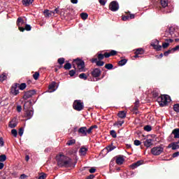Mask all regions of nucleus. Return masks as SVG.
I'll return each instance as SVG.
<instances>
[{
	"instance_id": "f257e3e1",
	"label": "nucleus",
	"mask_w": 179,
	"mask_h": 179,
	"mask_svg": "<svg viewBox=\"0 0 179 179\" xmlns=\"http://www.w3.org/2000/svg\"><path fill=\"white\" fill-rule=\"evenodd\" d=\"M57 166L58 167H64L65 169L75 167V166H76V162L73 164L72 162V158L60 155L59 157H57Z\"/></svg>"
},
{
	"instance_id": "f03ea898",
	"label": "nucleus",
	"mask_w": 179,
	"mask_h": 179,
	"mask_svg": "<svg viewBox=\"0 0 179 179\" xmlns=\"http://www.w3.org/2000/svg\"><path fill=\"white\" fill-rule=\"evenodd\" d=\"M76 66L78 72H86L85 69V68H86L85 61L82 60L80 58H76L73 60L72 66L74 69H76Z\"/></svg>"
},
{
	"instance_id": "7ed1b4c3",
	"label": "nucleus",
	"mask_w": 179,
	"mask_h": 179,
	"mask_svg": "<svg viewBox=\"0 0 179 179\" xmlns=\"http://www.w3.org/2000/svg\"><path fill=\"white\" fill-rule=\"evenodd\" d=\"M157 101L159 103L160 107H164L171 101V98L167 94H164L157 97Z\"/></svg>"
},
{
	"instance_id": "20e7f679",
	"label": "nucleus",
	"mask_w": 179,
	"mask_h": 179,
	"mask_svg": "<svg viewBox=\"0 0 179 179\" xmlns=\"http://www.w3.org/2000/svg\"><path fill=\"white\" fill-rule=\"evenodd\" d=\"M31 106V101H27L24 104V110H25V117L28 119L30 120L31 117H33V114H34V112L33 110H28L29 107Z\"/></svg>"
},
{
	"instance_id": "39448f33",
	"label": "nucleus",
	"mask_w": 179,
	"mask_h": 179,
	"mask_svg": "<svg viewBox=\"0 0 179 179\" xmlns=\"http://www.w3.org/2000/svg\"><path fill=\"white\" fill-rule=\"evenodd\" d=\"M19 83H15L14 84L12 85L10 89V94L11 96H17L20 93L19 92Z\"/></svg>"
},
{
	"instance_id": "423d86ee",
	"label": "nucleus",
	"mask_w": 179,
	"mask_h": 179,
	"mask_svg": "<svg viewBox=\"0 0 179 179\" xmlns=\"http://www.w3.org/2000/svg\"><path fill=\"white\" fill-rule=\"evenodd\" d=\"M73 108L76 111H82L85 108V106H83V103L80 100H76L73 103Z\"/></svg>"
},
{
	"instance_id": "0eeeda50",
	"label": "nucleus",
	"mask_w": 179,
	"mask_h": 179,
	"mask_svg": "<svg viewBox=\"0 0 179 179\" xmlns=\"http://www.w3.org/2000/svg\"><path fill=\"white\" fill-rule=\"evenodd\" d=\"M164 150V148H163V147L157 146L151 149V153L154 155V156H159L163 153Z\"/></svg>"
},
{
	"instance_id": "6e6552de",
	"label": "nucleus",
	"mask_w": 179,
	"mask_h": 179,
	"mask_svg": "<svg viewBox=\"0 0 179 179\" xmlns=\"http://www.w3.org/2000/svg\"><path fill=\"white\" fill-rule=\"evenodd\" d=\"M109 9L112 10V12H117V10L120 9L118 2H117V1H113L109 5Z\"/></svg>"
},
{
	"instance_id": "1a4fd4ad",
	"label": "nucleus",
	"mask_w": 179,
	"mask_h": 179,
	"mask_svg": "<svg viewBox=\"0 0 179 179\" xmlns=\"http://www.w3.org/2000/svg\"><path fill=\"white\" fill-rule=\"evenodd\" d=\"M34 94H36L35 90L27 91L24 94L23 99L24 100H27V99H30V97L34 96Z\"/></svg>"
},
{
	"instance_id": "9d476101",
	"label": "nucleus",
	"mask_w": 179,
	"mask_h": 179,
	"mask_svg": "<svg viewBox=\"0 0 179 179\" xmlns=\"http://www.w3.org/2000/svg\"><path fill=\"white\" fill-rule=\"evenodd\" d=\"M91 75L93 78H100L101 75V69L99 68H95L91 71Z\"/></svg>"
},
{
	"instance_id": "9b49d317",
	"label": "nucleus",
	"mask_w": 179,
	"mask_h": 179,
	"mask_svg": "<svg viewBox=\"0 0 179 179\" xmlns=\"http://www.w3.org/2000/svg\"><path fill=\"white\" fill-rule=\"evenodd\" d=\"M78 135L80 136H87V127H81L78 130Z\"/></svg>"
},
{
	"instance_id": "f8f14e48",
	"label": "nucleus",
	"mask_w": 179,
	"mask_h": 179,
	"mask_svg": "<svg viewBox=\"0 0 179 179\" xmlns=\"http://www.w3.org/2000/svg\"><path fill=\"white\" fill-rule=\"evenodd\" d=\"M175 29L173 28L172 27H169V36H169V34L166 33H165V37H169V38H170V37H171L172 38H174V37H177V36H176V34H174V31H175Z\"/></svg>"
},
{
	"instance_id": "ddd939ff",
	"label": "nucleus",
	"mask_w": 179,
	"mask_h": 179,
	"mask_svg": "<svg viewBox=\"0 0 179 179\" xmlns=\"http://www.w3.org/2000/svg\"><path fill=\"white\" fill-rule=\"evenodd\" d=\"M90 61L92 64H96V66H104V62H103L101 60H97V58H92Z\"/></svg>"
},
{
	"instance_id": "4468645a",
	"label": "nucleus",
	"mask_w": 179,
	"mask_h": 179,
	"mask_svg": "<svg viewBox=\"0 0 179 179\" xmlns=\"http://www.w3.org/2000/svg\"><path fill=\"white\" fill-rule=\"evenodd\" d=\"M143 163V160H139V161H137L135 163H133L130 167L131 169H132V170H135V169L139 167V166H142V164Z\"/></svg>"
},
{
	"instance_id": "2eb2a0df",
	"label": "nucleus",
	"mask_w": 179,
	"mask_h": 179,
	"mask_svg": "<svg viewBox=\"0 0 179 179\" xmlns=\"http://www.w3.org/2000/svg\"><path fill=\"white\" fill-rule=\"evenodd\" d=\"M49 90H52V92H55L57 89H58V85H57V83L55 81H52L48 87Z\"/></svg>"
},
{
	"instance_id": "dca6fc26",
	"label": "nucleus",
	"mask_w": 179,
	"mask_h": 179,
	"mask_svg": "<svg viewBox=\"0 0 179 179\" xmlns=\"http://www.w3.org/2000/svg\"><path fill=\"white\" fill-rule=\"evenodd\" d=\"M17 26L18 27L19 30H20V27H23V24H24V20L22 18V17H19L17 20Z\"/></svg>"
},
{
	"instance_id": "f3484780",
	"label": "nucleus",
	"mask_w": 179,
	"mask_h": 179,
	"mask_svg": "<svg viewBox=\"0 0 179 179\" xmlns=\"http://www.w3.org/2000/svg\"><path fill=\"white\" fill-rule=\"evenodd\" d=\"M160 3L162 7H160V9H164L165 8H167L169 6V0H161Z\"/></svg>"
},
{
	"instance_id": "a211bd4d",
	"label": "nucleus",
	"mask_w": 179,
	"mask_h": 179,
	"mask_svg": "<svg viewBox=\"0 0 179 179\" xmlns=\"http://www.w3.org/2000/svg\"><path fill=\"white\" fill-rule=\"evenodd\" d=\"M152 47H153L154 50L157 51H162V45H159V41H157V45L155 43L151 44Z\"/></svg>"
},
{
	"instance_id": "6ab92c4d",
	"label": "nucleus",
	"mask_w": 179,
	"mask_h": 179,
	"mask_svg": "<svg viewBox=\"0 0 179 179\" xmlns=\"http://www.w3.org/2000/svg\"><path fill=\"white\" fill-rule=\"evenodd\" d=\"M117 117H119V118H122V120H124V118H126L127 117V112H125V110L119 111L117 113Z\"/></svg>"
},
{
	"instance_id": "aec40b11",
	"label": "nucleus",
	"mask_w": 179,
	"mask_h": 179,
	"mask_svg": "<svg viewBox=\"0 0 179 179\" xmlns=\"http://www.w3.org/2000/svg\"><path fill=\"white\" fill-rule=\"evenodd\" d=\"M24 30H26L27 31H30V30H31V26H30V24H25V27H20V31H24Z\"/></svg>"
},
{
	"instance_id": "412c9836",
	"label": "nucleus",
	"mask_w": 179,
	"mask_h": 179,
	"mask_svg": "<svg viewBox=\"0 0 179 179\" xmlns=\"http://www.w3.org/2000/svg\"><path fill=\"white\" fill-rule=\"evenodd\" d=\"M171 134H172V135H174V138H175V139H178V138H179V128L174 129L172 131Z\"/></svg>"
},
{
	"instance_id": "4be33fe9",
	"label": "nucleus",
	"mask_w": 179,
	"mask_h": 179,
	"mask_svg": "<svg viewBox=\"0 0 179 179\" xmlns=\"http://www.w3.org/2000/svg\"><path fill=\"white\" fill-rule=\"evenodd\" d=\"M22 2L24 6H30L34 2V0H22Z\"/></svg>"
},
{
	"instance_id": "5701e85b",
	"label": "nucleus",
	"mask_w": 179,
	"mask_h": 179,
	"mask_svg": "<svg viewBox=\"0 0 179 179\" xmlns=\"http://www.w3.org/2000/svg\"><path fill=\"white\" fill-rule=\"evenodd\" d=\"M98 127L97 125H92L89 129L87 128V133L88 135H90L93 132V129H97Z\"/></svg>"
},
{
	"instance_id": "b1692460",
	"label": "nucleus",
	"mask_w": 179,
	"mask_h": 179,
	"mask_svg": "<svg viewBox=\"0 0 179 179\" xmlns=\"http://www.w3.org/2000/svg\"><path fill=\"white\" fill-rule=\"evenodd\" d=\"M10 128H16L17 127V122H16V119H13L12 121L10 122L8 125Z\"/></svg>"
},
{
	"instance_id": "393cba45",
	"label": "nucleus",
	"mask_w": 179,
	"mask_h": 179,
	"mask_svg": "<svg viewBox=\"0 0 179 179\" xmlns=\"http://www.w3.org/2000/svg\"><path fill=\"white\" fill-rule=\"evenodd\" d=\"M124 159L123 157H118L117 159H116V163L119 165V166H121V164H124Z\"/></svg>"
},
{
	"instance_id": "a878e982",
	"label": "nucleus",
	"mask_w": 179,
	"mask_h": 179,
	"mask_svg": "<svg viewBox=\"0 0 179 179\" xmlns=\"http://www.w3.org/2000/svg\"><path fill=\"white\" fill-rule=\"evenodd\" d=\"M153 143H152V139H147L144 141V146L146 148H150Z\"/></svg>"
},
{
	"instance_id": "bb28decb",
	"label": "nucleus",
	"mask_w": 179,
	"mask_h": 179,
	"mask_svg": "<svg viewBox=\"0 0 179 179\" xmlns=\"http://www.w3.org/2000/svg\"><path fill=\"white\" fill-rule=\"evenodd\" d=\"M43 15H44L45 17H50V16L52 15L51 10H48V9L44 10Z\"/></svg>"
},
{
	"instance_id": "cd10ccee",
	"label": "nucleus",
	"mask_w": 179,
	"mask_h": 179,
	"mask_svg": "<svg viewBox=\"0 0 179 179\" xmlns=\"http://www.w3.org/2000/svg\"><path fill=\"white\" fill-rule=\"evenodd\" d=\"M134 54H138V55H143V54H145V50L143 48H140L136 50Z\"/></svg>"
},
{
	"instance_id": "c85d7f7f",
	"label": "nucleus",
	"mask_w": 179,
	"mask_h": 179,
	"mask_svg": "<svg viewBox=\"0 0 179 179\" xmlns=\"http://www.w3.org/2000/svg\"><path fill=\"white\" fill-rule=\"evenodd\" d=\"M127 62H128V59H122L120 61L118 62V65L120 66H124V65H125V64H127Z\"/></svg>"
},
{
	"instance_id": "c756f323",
	"label": "nucleus",
	"mask_w": 179,
	"mask_h": 179,
	"mask_svg": "<svg viewBox=\"0 0 179 179\" xmlns=\"http://www.w3.org/2000/svg\"><path fill=\"white\" fill-rule=\"evenodd\" d=\"M26 87H27V85H26V83H22L21 84L18 83V89H20V90H24Z\"/></svg>"
},
{
	"instance_id": "7c9ffc66",
	"label": "nucleus",
	"mask_w": 179,
	"mask_h": 179,
	"mask_svg": "<svg viewBox=\"0 0 179 179\" xmlns=\"http://www.w3.org/2000/svg\"><path fill=\"white\" fill-rule=\"evenodd\" d=\"M117 147L113 145V143L111 145H108L106 149L108 150V152H112V150H114Z\"/></svg>"
},
{
	"instance_id": "2f4dec72",
	"label": "nucleus",
	"mask_w": 179,
	"mask_h": 179,
	"mask_svg": "<svg viewBox=\"0 0 179 179\" xmlns=\"http://www.w3.org/2000/svg\"><path fill=\"white\" fill-rule=\"evenodd\" d=\"M76 143V140L75 139H71V140H69L66 143V145L68 146H72V145H75Z\"/></svg>"
},
{
	"instance_id": "473e14b6",
	"label": "nucleus",
	"mask_w": 179,
	"mask_h": 179,
	"mask_svg": "<svg viewBox=\"0 0 179 179\" xmlns=\"http://www.w3.org/2000/svg\"><path fill=\"white\" fill-rule=\"evenodd\" d=\"M80 152H81V155H83V156H85V155H86V153H87V148H86L85 147H82L80 149Z\"/></svg>"
},
{
	"instance_id": "72a5a7b5",
	"label": "nucleus",
	"mask_w": 179,
	"mask_h": 179,
	"mask_svg": "<svg viewBox=\"0 0 179 179\" xmlns=\"http://www.w3.org/2000/svg\"><path fill=\"white\" fill-rule=\"evenodd\" d=\"M64 68L66 69V71H69V69L72 68V64L71 63H66Z\"/></svg>"
},
{
	"instance_id": "f704fd0d",
	"label": "nucleus",
	"mask_w": 179,
	"mask_h": 179,
	"mask_svg": "<svg viewBox=\"0 0 179 179\" xmlns=\"http://www.w3.org/2000/svg\"><path fill=\"white\" fill-rule=\"evenodd\" d=\"M80 17H81V19H83V20H86V19H87V17H89V15H87V13H82L80 14Z\"/></svg>"
},
{
	"instance_id": "c9c22d12",
	"label": "nucleus",
	"mask_w": 179,
	"mask_h": 179,
	"mask_svg": "<svg viewBox=\"0 0 179 179\" xmlns=\"http://www.w3.org/2000/svg\"><path fill=\"white\" fill-rule=\"evenodd\" d=\"M57 62L60 65H64L65 64V58L61 57L57 59Z\"/></svg>"
},
{
	"instance_id": "e433bc0d",
	"label": "nucleus",
	"mask_w": 179,
	"mask_h": 179,
	"mask_svg": "<svg viewBox=\"0 0 179 179\" xmlns=\"http://www.w3.org/2000/svg\"><path fill=\"white\" fill-rule=\"evenodd\" d=\"M80 79H83L84 80H87V76H86V73H82L79 75Z\"/></svg>"
},
{
	"instance_id": "4c0bfd02",
	"label": "nucleus",
	"mask_w": 179,
	"mask_h": 179,
	"mask_svg": "<svg viewBox=\"0 0 179 179\" xmlns=\"http://www.w3.org/2000/svg\"><path fill=\"white\" fill-rule=\"evenodd\" d=\"M105 68L106 69H108L109 71H111V69L114 68V65H113V64H106L105 65Z\"/></svg>"
},
{
	"instance_id": "58836bf2",
	"label": "nucleus",
	"mask_w": 179,
	"mask_h": 179,
	"mask_svg": "<svg viewBox=\"0 0 179 179\" xmlns=\"http://www.w3.org/2000/svg\"><path fill=\"white\" fill-rule=\"evenodd\" d=\"M39 77H40V73H38V71H36L33 75V78L35 80H38Z\"/></svg>"
},
{
	"instance_id": "ea45409f",
	"label": "nucleus",
	"mask_w": 179,
	"mask_h": 179,
	"mask_svg": "<svg viewBox=\"0 0 179 179\" xmlns=\"http://www.w3.org/2000/svg\"><path fill=\"white\" fill-rule=\"evenodd\" d=\"M97 58L99 61H103V59H104V55L101 53H97Z\"/></svg>"
},
{
	"instance_id": "a19ab883",
	"label": "nucleus",
	"mask_w": 179,
	"mask_h": 179,
	"mask_svg": "<svg viewBox=\"0 0 179 179\" xmlns=\"http://www.w3.org/2000/svg\"><path fill=\"white\" fill-rule=\"evenodd\" d=\"M3 80H6V74L3 73L0 75V82H3Z\"/></svg>"
},
{
	"instance_id": "79ce46f5",
	"label": "nucleus",
	"mask_w": 179,
	"mask_h": 179,
	"mask_svg": "<svg viewBox=\"0 0 179 179\" xmlns=\"http://www.w3.org/2000/svg\"><path fill=\"white\" fill-rule=\"evenodd\" d=\"M144 131H146L147 132H150V131H152V126H150V125L145 126Z\"/></svg>"
},
{
	"instance_id": "37998d69",
	"label": "nucleus",
	"mask_w": 179,
	"mask_h": 179,
	"mask_svg": "<svg viewBox=\"0 0 179 179\" xmlns=\"http://www.w3.org/2000/svg\"><path fill=\"white\" fill-rule=\"evenodd\" d=\"M45 178H47V174L44 173H41L38 177V179H45Z\"/></svg>"
},
{
	"instance_id": "c03bdc74",
	"label": "nucleus",
	"mask_w": 179,
	"mask_h": 179,
	"mask_svg": "<svg viewBox=\"0 0 179 179\" xmlns=\"http://www.w3.org/2000/svg\"><path fill=\"white\" fill-rule=\"evenodd\" d=\"M125 122L124 120L122 121H117L116 122L114 125H116L117 127H122V124H124Z\"/></svg>"
},
{
	"instance_id": "a18cd8bd",
	"label": "nucleus",
	"mask_w": 179,
	"mask_h": 179,
	"mask_svg": "<svg viewBox=\"0 0 179 179\" xmlns=\"http://www.w3.org/2000/svg\"><path fill=\"white\" fill-rule=\"evenodd\" d=\"M173 52V50H171V49H169L167 51H165L164 52V57H169V55L172 54Z\"/></svg>"
},
{
	"instance_id": "49530a36",
	"label": "nucleus",
	"mask_w": 179,
	"mask_h": 179,
	"mask_svg": "<svg viewBox=\"0 0 179 179\" xmlns=\"http://www.w3.org/2000/svg\"><path fill=\"white\" fill-rule=\"evenodd\" d=\"M76 73V69L69 71V76L71 77L75 76Z\"/></svg>"
},
{
	"instance_id": "de8ad7c7",
	"label": "nucleus",
	"mask_w": 179,
	"mask_h": 179,
	"mask_svg": "<svg viewBox=\"0 0 179 179\" xmlns=\"http://www.w3.org/2000/svg\"><path fill=\"white\" fill-rule=\"evenodd\" d=\"M6 161V155H0V162H3Z\"/></svg>"
},
{
	"instance_id": "09e8293b",
	"label": "nucleus",
	"mask_w": 179,
	"mask_h": 179,
	"mask_svg": "<svg viewBox=\"0 0 179 179\" xmlns=\"http://www.w3.org/2000/svg\"><path fill=\"white\" fill-rule=\"evenodd\" d=\"M172 145V150H176V149H179L178 144H176L175 142H173Z\"/></svg>"
},
{
	"instance_id": "8fccbe9b",
	"label": "nucleus",
	"mask_w": 179,
	"mask_h": 179,
	"mask_svg": "<svg viewBox=\"0 0 179 179\" xmlns=\"http://www.w3.org/2000/svg\"><path fill=\"white\" fill-rule=\"evenodd\" d=\"M173 110L176 113H179V103H176L173 106Z\"/></svg>"
},
{
	"instance_id": "3c124183",
	"label": "nucleus",
	"mask_w": 179,
	"mask_h": 179,
	"mask_svg": "<svg viewBox=\"0 0 179 179\" xmlns=\"http://www.w3.org/2000/svg\"><path fill=\"white\" fill-rule=\"evenodd\" d=\"M126 13L128 14L129 20H131V19H135V14H131V12L129 11Z\"/></svg>"
},
{
	"instance_id": "603ef678",
	"label": "nucleus",
	"mask_w": 179,
	"mask_h": 179,
	"mask_svg": "<svg viewBox=\"0 0 179 179\" xmlns=\"http://www.w3.org/2000/svg\"><path fill=\"white\" fill-rule=\"evenodd\" d=\"M122 20L124 22H126V20H129V15H128V13H127V15H122Z\"/></svg>"
},
{
	"instance_id": "864d4df0",
	"label": "nucleus",
	"mask_w": 179,
	"mask_h": 179,
	"mask_svg": "<svg viewBox=\"0 0 179 179\" xmlns=\"http://www.w3.org/2000/svg\"><path fill=\"white\" fill-rule=\"evenodd\" d=\"M11 134L15 138L17 136V131L15 129L11 130Z\"/></svg>"
},
{
	"instance_id": "5fc2aeb1",
	"label": "nucleus",
	"mask_w": 179,
	"mask_h": 179,
	"mask_svg": "<svg viewBox=\"0 0 179 179\" xmlns=\"http://www.w3.org/2000/svg\"><path fill=\"white\" fill-rule=\"evenodd\" d=\"M110 134L113 138H117V132H115V130H111Z\"/></svg>"
},
{
	"instance_id": "6e6d98bb",
	"label": "nucleus",
	"mask_w": 179,
	"mask_h": 179,
	"mask_svg": "<svg viewBox=\"0 0 179 179\" xmlns=\"http://www.w3.org/2000/svg\"><path fill=\"white\" fill-rule=\"evenodd\" d=\"M170 46V43H162V48H164L165 50V48H169V47Z\"/></svg>"
},
{
	"instance_id": "4d7b16f0",
	"label": "nucleus",
	"mask_w": 179,
	"mask_h": 179,
	"mask_svg": "<svg viewBox=\"0 0 179 179\" xmlns=\"http://www.w3.org/2000/svg\"><path fill=\"white\" fill-rule=\"evenodd\" d=\"M99 2L100 5H101L102 6H106V3H107V0H99Z\"/></svg>"
},
{
	"instance_id": "13d9d810",
	"label": "nucleus",
	"mask_w": 179,
	"mask_h": 179,
	"mask_svg": "<svg viewBox=\"0 0 179 179\" xmlns=\"http://www.w3.org/2000/svg\"><path fill=\"white\" fill-rule=\"evenodd\" d=\"M23 132H24V129H23V127L20 128L18 131V134L20 135V136H23Z\"/></svg>"
},
{
	"instance_id": "bf43d9fd",
	"label": "nucleus",
	"mask_w": 179,
	"mask_h": 179,
	"mask_svg": "<svg viewBox=\"0 0 179 179\" xmlns=\"http://www.w3.org/2000/svg\"><path fill=\"white\" fill-rule=\"evenodd\" d=\"M5 145V141H3V138H0V148H2Z\"/></svg>"
},
{
	"instance_id": "052dcab7",
	"label": "nucleus",
	"mask_w": 179,
	"mask_h": 179,
	"mask_svg": "<svg viewBox=\"0 0 179 179\" xmlns=\"http://www.w3.org/2000/svg\"><path fill=\"white\" fill-rule=\"evenodd\" d=\"M134 143L135 146H139V145H141V143H142L139 140H135Z\"/></svg>"
},
{
	"instance_id": "680f3d73",
	"label": "nucleus",
	"mask_w": 179,
	"mask_h": 179,
	"mask_svg": "<svg viewBox=\"0 0 179 179\" xmlns=\"http://www.w3.org/2000/svg\"><path fill=\"white\" fill-rule=\"evenodd\" d=\"M110 57H114L117 55V51L116 50H111L110 52Z\"/></svg>"
},
{
	"instance_id": "e2e57ef3",
	"label": "nucleus",
	"mask_w": 179,
	"mask_h": 179,
	"mask_svg": "<svg viewBox=\"0 0 179 179\" xmlns=\"http://www.w3.org/2000/svg\"><path fill=\"white\" fill-rule=\"evenodd\" d=\"M52 12V15H55V13H59V10L58 8H55L54 10H50Z\"/></svg>"
},
{
	"instance_id": "0e129e2a",
	"label": "nucleus",
	"mask_w": 179,
	"mask_h": 179,
	"mask_svg": "<svg viewBox=\"0 0 179 179\" xmlns=\"http://www.w3.org/2000/svg\"><path fill=\"white\" fill-rule=\"evenodd\" d=\"M110 57H111L110 52H105L103 54V58H110Z\"/></svg>"
},
{
	"instance_id": "69168bd1",
	"label": "nucleus",
	"mask_w": 179,
	"mask_h": 179,
	"mask_svg": "<svg viewBox=\"0 0 179 179\" xmlns=\"http://www.w3.org/2000/svg\"><path fill=\"white\" fill-rule=\"evenodd\" d=\"M178 50H179V45L176 46L173 48H171V51H173V52H176V51H178Z\"/></svg>"
},
{
	"instance_id": "338daca9",
	"label": "nucleus",
	"mask_w": 179,
	"mask_h": 179,
	"mask_svg": "<svg viewBox=\"0 0 179 179\" xmlns=\"http://www.w3.org/2000/svg\"><path fill=\"white\" fill-rule=\"evenodd\" d=\"M152 97H154V99H156V97H159V92H154L152 93Z\"/></svg>"
},
{
	"instance_id": "774afa93",
	"label": "nucleus",
	"mask_w": 179,
	"mask_h": 179,
	"mask_svg": "<svg viewBox=\"0 0 179 179\" xmlns=\"http://www.w3.org/2000/svg\"><path fill=\"white\" fill-rule=\"evenodd\" d=\"M93 178H94V175L93 174H91L86 178V179H93Z\"/></svg>"
}]
</instances>
